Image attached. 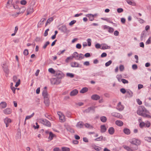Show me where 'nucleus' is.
<instances>
[{
	"instance_id": "nucleus-1",
	"label": "nucleus",
	"mask_w": 151,
	"mask_h": 151,
	"mask_svg": "<svg viewBox=\"0 0 151 151\" xmlns=\"http://www.w3.org/2000/svg\"><path fill=\"white\" fill-rule=\"evenodd\" d=\"M42 95L44 97L45 104H49L50 103L49 97L46 89H45L43 91Z\"/></svg>"
},
{
	"instance_id": "nucleus-2",
	"label": "nucleus",
	"mask_w": 151,
	"mask_h": 151,
	"mask_svg": "<svg viewBox=\"0 0 151 151\" xmlns=\"http://www.w3.org/2000/svg\"><path fill=\"white\" fill-rule=\"evenodd\" d=\"M148 112L145 108L142 106H139L138 108V110L137 111V113L138 114H142V113Z\"/></svg>"
},
{
	"instance_id": "nucleus-3",
	"label": "nucleus",
	"mask_w": 151,
	"mask_h": 151,
	"mask_svg": "<svg viewBox=\"0 0 151 151\" xmlns=\"http://www.w3.org/2000/svg\"><path fill=\"white\" fill-rule=\"evenodd\" d=\"M55 76L56 78L61 81V79L64 77V74L62 72L60 71H57Z\"/></svg>"
},
{
	"instance_id": "nucleus-4",
	"label": "nucleus",
	"mask_w": 151,
	"mask_h": 151,
	"mask_svg": "<svg viewBox=\"0 0 151 151\" xmlns=\"http://www.w3.org/2000/svg\"><path fill=\"white\" fill-rule=\"evenodd\" d=\"M131 145H140L141 143L140 141L136 138H133L130 141Z\"/></svg>"
},
{
	"instance_id": "nucleus-5",
	"label": "nucleus",
	"mask_w": 151,
	"mask_h": 151,
	"mask_svg": "<svg viewBox=\"0 0 151 151\" xmlns=\"http://www.w3.org/2000/svg\"><path fill=\"white\" fill-rule=\"evenodd\" d=\"M51 83L52 84L58 85L61 83V80L58 79L56 78H52L50 80Z\"/></svg>"
},
{
	"instance_id": "nucleus-6",
	"label": "nucleus",
	"mask_w": 151,
	"mask_h": 151,
	"mask_svg": "<svg viewBox=\"0 0 151 151\" xmlns=\"http://www.w3.org/2000/svg\"><path fill=\"white\" fill-rule=\"evenodd\" d=\"M96 108V106H90L85 109L83 112L86 113H88L90 112L94 113L95 112V109Z\"/></svg>"
},
{
	"instance_id": "nucleus-7",
	"label": "nucleus",
	"mask_w": 151,
	"mask_h": 151,
	"mask_svg": "<svg viewBox=\"0 0 151 151\" xmlns=\"http://www.w3.org/2000/svg\"><path fill=\"white\" fill-rule=\"evenodd\" d=\"M4 71L6 73V76L7 77L9 73V70L8 69V66L5 63H4L2 65Z\"/></svg>"
},
{
	"instance_id": "nucleus-8",
	"label": "nucleus",
	"mask_w": 151,
	"mask_h": 151,
	"mask_svg": "<svg viewBox=\"0 0 151 151\" xmlns=\"http://www.w3.org/2000/svg\"><path fill=\"white\" fill-rule=\"evenodd\" d=\"M41 120L42 123L45 125L49 127H50L51 126V123L47 120L42 119Z\"/></svg>"
},
{
	"instance_id": "nucleus-9",
	"label": "nucleus",
	"mask_w": 151,
	"mask_h": 151,
	"mask_svg": "<svg viewBox=\"0 0 151 151\" xmlns=\"http://www.w3.org/2000/svg\"><path fill=\"white\" fill-rule=\"evenodd\" d=\"M70 65L72 67L81 68L82 67V65H80L76 62L71 63H70Z\"/></svg>"
},
{
	"instance_id": "nucleus-10",
	"label": "nucleus",
	"mask_w": 151,
	"mask_h": 151,
	"mask_svg": "<svg viewBox=\"0 0 151 151\" xmlns=\"http://www.w3.org/2000/svg\"><path fill=\"white\" fill-rule=\"evenodd\" d=\"M27 15L32 13L34 12L33 6H29L27 9Z\"/></svg>"
},
{
	"instance_id": "nucleus-11",
	"label": "nucleus",
	"mask_w": 151,
	"mask_h": 151,
	"mask_svg": "<svg viewBox=\"0 0 151 151\" xmlns=\"http://www.w3.org/2000/svg\"><path fill=\"white\" fill-rule=\"evenodd\" d=\"M111 115L113 116L116 117L120 119L122 118V116L120 114L116 112H113L112 113Z\"/></svg>"
},
{
	"instance_id": "nucleus-12",
	"label": "nucleus",
	"mask_w": 151,
	"mask_h": 151,
	"mask_svg": "<svg viewBox=\"0 0 151 151\" xmlns=\"http://www.w3.org/2000/svg\"><path fill=\"white\" fill-rule=\"evenodd\" d=\"M46 20L45 18L42 19L37 24V27H40L42 25L44 24V21Z\"/></svg>"
},
{
	"instance_id": "nucleus-13",
	"label": "nucleus",
	"mask_w": 151,
	"mask_h": 151,
	"mask_svg": "<svg viewBox=\"0 0 151 151\" xmlns=\"http://www.w3.org/2000/svg\"><path fill=\"white\" fill-rule=\"evenodd\" d=\"M78 91L76 89H75L72 91L70 93V95L71 96H73L76 95L78 93Z\"/></svg>"
},
{
	"instance_id": "nucleus-14",
	"label": "nucleus",
	"mask_w": 151,
	"mask_h": 151,
	"mask_svg": "<svg viewBox=\"0 0 151 151\" xmlns=\"http://www.w3.org/2000/svg\"><path fill=\"white\" fill-rule=\"evenodd\" d=\"M147 32L145 31L142 32L141 35V39L142 40L144 38H145L146 37Z\"/></svg>"
},
{
	"instance_id": "nucleus-15",
	"label": "nucleus",
	"mask_w": 151,
	"mask_h": 151,
	"mask_svg": "<svg viewBox=\"0 0 151 151\" xmlns=\"http://www.w3.org/2000/svg\"><path fill=\"white\" fill-rule=\"evenodd\" d=\"M72 57L73 58H75L76 60H79V55L76 52H75L73 53Z\"/></svg>"
},
{
	"instance_id": "nucleus-16",
	"label": "nucleus",
	"mask_w": 151,
	"mask_h": 151,
	"mask_svg": "<svg viewBox=\"0 0 151 151\" xmlns=\"http://www.w3.org/2000/svg\"><path fill=\"white\" fill-rule=\"evenodd\" d=\"M91 98L93 100H97L100 99V97L97 94H94L92 95L91 96Z\"/></svg>"
},
{
	"instance_id": "nucleus-17",
	"label": "nucleus",
	"mask_w": 151,
	"mask_h": 151,
	"mask_svg": "<svg viewBox=\"0 0 151 151\" xmlns=\"http://www.w3.org/2000/svg\"><path fill=\"white\" fill-rule=\"evenodd\" d=\"M123 132L126 134L129 135L131 133L130 130L127 128H125L123 129Z\"/></svg>"
},
{
	"instance_id": "nucleus-18",
	"label": "nucleus",
	"mask_w": 151,
	"mask_h": 151,
	"mask_svg": "<svg viewBox=\"0 0 151 151\" xmlns=\"http://www.w3.org/2000/svg\"><path fill=\"white\" fill-rule=\"evenodd\" d=\"M87 17H89V19L90 21H92L94 20V15L89 14L86 15Z\"/></svg>"
},
{
	"instance_id": "nucleus-19",
	"label": "nucleus",
	"mask_w": 151,
	"mask_h": 151,
	"mask_svg": "<svg viewBox=\"0 0 151 151\" xmlns=\"http://www.w3.org/2000/svg\"><path fill=\"white\" fill-rule=\"evenodd\" d=\"M115 132V130L114 128L112 127H110L108 129V132L111 135L113 134Z\"/></svg>"
},
{
	"instance_id": "nucleus-20",
	"label": "nucleus",
	"mask_w": 151,
	"mask_h": 151,
	"mask_svg": "<svg viewBox=\"0 0 151 151\" xmlns=\"http://www.w3.org/2000/svg\"><path fill=\"white\" fill-rule=\"evenodd\" d=\"M55 136V135L53 134L52 132H49V136L48 139L51 141L53 139L54 137Z\"/></svg>"
},
{
	"instance_id": "nucleus-21",
	"label": "nucleus",
	"mask_w": 151,
	"mask_h": 151,
	"mask_svg": "<svg viewBox=\"0 0 151 151\" xmlns=\"http://www.w3.org/2000/svg\"><path fill=\"white\" fill-rule=\"evenodd\" d=\"M106 128L105 125H101V132L102 133H104L106 132Z\"/></svg>"
},
{
	"instance_id": "nucleus-22",
	"label": "nucleus",
	"mask_w": 151,
	"mask_h": 151,
	"mask_svg": "<svg viewBox=\"0 0 151 151\" xmlns=\"http://www.w3.org/2000/svg\"><path fill=\"white\" fill-rule=\"evenodd\" d=\"M115 123L116 125L119 127H121L123 125V122L120 120H116Z\"/></svg>"
},
{
	"instance_id": "nucleus-23",
	"label": "nucleus",
	"mask_w": 151,
	"mask_h": 151,
	"mask_svg": "<svg viewBox=\"0 0 151 151\" xmlns=\"http://www.w3.org/2000/svg\"><path fill=\"white\" fill-rule=\"evenodd\" d=\"M25 8L23 6L19 9V11L17 13V14L23 13L25 10Z\"/></svg>"
},
{
	"instance_id": "nucleus-24",
	"label": "nucleus",
	"mask_w": 151,
	"mask_h": 151,
	"mask_svg": "<svg viewBox=\"0 0 151 151\" xmlns=\"http://www.w3.org/2000/svg\"><path fill=\"white\" fill-rule=\"evenodd\" d=\"M4 112L5 114H10L11 112V109L10 108H7L4 110Z\"/></svg>"
},
{
	"instance_id": "nucleus-25",
	"label": "nucleus",
	"mask_w": 151,
	"mask_h": 151,
	"mask_svg": "<svg viewBox=\"0 0 151 151\" xmlns=\"http://www.w3.org/2000/svg\"><path fill=\"white\" fill-rule=\"evenodd\" d=\"M116 108L119 111H121L124 109V107L122 104H117Z\"/></svg>"
},
{
	"instance_id": "nucleus-26",
	"label": "nucleus",
	"mask_w": 151,
	"mask_h": 151,
	"mask_svg": "<svg viewBox=\"0 0 151 151\" xmlns=\"http://www.w3.org/2000/svg\"><path fill=\"white\" fill-rule=\"evenodd\" d=\"M88 90V89L87 87H84L82 88L80 91V93H84L87 92Z\"/></svg>"
},
{
	"instance_id": "nucleus-27",
	"label": "nucleus",
	"mask_w": 151,
	"mask_h": 151,
	"mask_svg": "<svg viewBox=\"0 0 151 151\" xmlns=\"http://www.w3.org/2000/svg\"><path fill=\"white\" fill-rule=\"evenodd\" d=\"M131 145L130 147L132 150H136L138 149V145Z\"/></svg>"
},
{
	"instance_id": "nucleus-28",
	"label": "nucleus",
	"mask_w": 151,
	"mask_h": 151,
	"mask_svg": "<svg viewBox=\"0 0 151 151\" xmlns=\"http://www.w3.org/2000/svg\"><path fill=\"white\" fill-rule=\"evenodd\" d=\"M61 29L62 32H67V28L65 25H63L61 27Z\"/></svg>"
},
{
	"instance_id": "nucleus-29",
	"label": "nucleus",
	"mask_w": 151,
	"mask_h": 151,
	"mask_svg": "<svg viewBox=\"0 0 151 151\" xmlns=\"http://www.w3.org/2000/svg\"><path fill=\"white\" fill-rule=\"evenodd\" d=\"M100 119L103 122H105L107 120L106 117L104 116H102L100 117Z\"/></svg>"
},
{
	"instance_id": "nucleus-30",
	"label": "nucleus",
	"mask_w": 151,
	"mask_h": 151,
	"mask_svg": "<svg viewBox=\"0 0 151 151\" xmlns=\"http://www.w3.org/2000/svg\"><path fill=\"white\" fill-rule=\"evenodd\" d=\"M84 125L88 129H93V126L91 125L88 123H86Z\"/></svg>"
},
{
	"instance_id": "nucleus-31",
	"label": "nucleus",
	"mask_w": 151,
	"mask_h": 151,
	"mask_svg": "<svg viewBox=\"0 0 151 151\" xmlns=\"http://www.w3.org/2000/svg\"><path fill=\"white\" fill-rule=\"evenodd\" d=\"M83 124L82 122H79L77 123L76 124V127L80 128H81L83 127Z\"/></svg>"
},
{
	"instance_id": "nucleus-32",
	"label": "nucleus",
	"mask_w": 151,
	"mask_h": 151,
	"mask_svg": "<svg viewBox=\"0 0 151 151\" xmlns=\"http://www.w3.org/2000/svg\"><path fill=\"white\" fill-rule=\"evenodd\" d=\"M11 122V120L10 119L8 118H5L4 119V123H9Z\"/></svg>"
},
{
	"instance_id": "nucleus-33",
	"label": "nucleus",
	"mask_w": 151,
	"mask_h": 151,
	"mask_svg": "<svg viewBox=\"0 0 151 151\" xmlns=\"http://www.w3.org/2000/svg\"><path fill=\"white\" fill-rule=\"evenodd\" d=\"M48 71L51 73L55 74L57 71H55L52 68H50L48 69Z\"/></svg>"
},
{
	"instance_id": "nucleus-34",
	"label": "nucleus",
	"mask_w": 151,
	"mask_h": 151,
	"mask_svg": "<svg viewBox=\"0 0 151 151\" xmlns=\"http://www.w3.org/2000/svg\"><path fill=\"white\" fill-rule=\"evenodd\" d=\"M127 2L129 4L133 6H134L135 5V4L134 2H132L131 0H126Z\"/></svg>"
},
{
	"instance_id": "nucleus-35",
	"label": "nucleus",
	"mask_w": 151,
	"mask_h": 151,
	"mask_svg": "<svg viewBox=\"0 0 151 151\" xmlns=\"http://www.w3.org/2000/svg\"><path fill=\"white\" fill-rule=\"evenodd\" d=\"M103 136H100L99 137H97L94 139L95 141H100L103 140Z\"/></svg>"
},
{
	"instance_id": "nucleus-36",
	"label": "nucleus",
	"mask_w": 151,
	"mask_h": 151,
	"mask_svg": "<svg viewBox=\"0 0 151 151\" xmlns=\"http://www.w3.org/2000/svg\"><path fill=\"white\" fill-rule=\"evenodd\" d=\"M126 92L128 97H131L132 96L133 93L131 91H127Z\"/></svg>"
},
{
	"instance_id": "nucleus-37",
	"label": "nucleus",
	"mask_w": 151,
	"mask_h": 151,
	"mask_svg": "<svg viewBox=\"0 0 151 151\" xmlns=\"http://www.w3.org/2000/svg\"><path fill=\"white\" fill-rule=\"evenodd\" d=\"M66 76L71 78H73L74 77V75L72 73H67L66 74Z\"/></svg>"
},
{
	"instance_id": "nucleus-38",
	"label": "nucleus",
	"mask_w": 151,
	"mask_h": 151,
	"mask_svg": "<svg viewBox=\"0 0 151 151\" xmlns=\"http://www.w3.org/2000/svg\"><path fill=\"white\" fill-rule=\"evenodd\" d=\"M34 114H35L34 113H33L31 115L27 116L26 117L25 120H26L28 119H30V118H31L32 117V116H34Z\"/></svg>"
},
{
	"instance_id": "nucleus-39",
	"label": "nucleus",
	"mask_w": 151,
	"mask_h": 151,
	"mask_svg": "<svg viewBox=\"0 0 151 151\" xmlns=\"http://www.w3.org/2000/svg\"><path fill=\"white\" fill-rule=\"evenodd\" d=\"M145 140L148 142H151V137H145Z\"/></svg>"
},
{
	"instance_id": "nucleus-40",
	"label": "nucleus",
	"mask_w": 151,
	"mask_h": 151,
	"mask_svg": "<svg viewBox=\"0 0 151 151\" xmlns=\"http://www.w3.org/2000/svg\"><path fill=\"white\" fill-rule=\"evenodd\" d=\"M124 148L128 151H133L132 148H130L128 146H125L124 147Z\"/></svg>"
},
{
	"instance_id": "nucleus-41",
	"label": "nucleus",
	"mask_w": 151,
	"mask_h": 151,
	"mask_svg": "<svg viewBox=\"0 0 151 151\" xmlns=\"http://www.w3.org/2000/svg\"><path fill=\"white\" fill-rule=\"evenodd\" d=\"M145 126V123L144 122H140L139 124V126L141 128H143Z\"/></svg>"
},
{
	"instance_id": "nucleus-42",
	"label": "nucleus",
	"mask_w": 151,
	"mask_h": 151,
	"mask_svg": "<svg viewBox=\"0 0 151 151\" xmlns=\"http://www.w3.org/2000/svg\"><path fill=\"white\" fill-rule=\"evenodd\" d=\"M112 61L111 60H110L108 62L106 63L105 65L107 67L109 66L112 63Z\"/></svg>"
},
{
	"instance_id": "nucleus-43",
	"label": "nucleus",
	"mask_w": 151,
	"mask_h": 151,
	"mask_svg": "<svg viewBox=\"0 0 151 151\" xmlns=\"http://www.w3.org/2000/svg\"><path fill=\"white\" fill-rule=\"evenodd\" d=\"M79 55V60H80L83 59L84 58V56L81 53L80 54L78 55Z\"/></svg>"
},
{
	"instance_id": "nucleus-44",
	"label": "nucleus",
	"mask_w": 151,
	"mask_h": 151,
	"mask_svg": "<svg viewBox=\"0 0 151 151\" xmlns=\"http://www.w3.org/2000/svg\"><path fill=\"white\" fill-rule=\"evenodd\" d=\"M62 151H70V149L67 147H63L62 148Z\"/></svg>"
},
{
	"instance_id": "nucleus-45",
	"label": "nucleus",
	"mask_w": 151,
	"mask_h": 151,
	"mask_svg": "<svg viewBox=\"0 0 151 151\" xmlns=\"http://www.w3.org/2000/svg\"><path fill=\"white\" fill-rule=\"evenodd\" d=\"M121 81L124 84L128 83H129V82L127 80L124 78H122L121 79Z\"/></svg>"
},
{
	"instance_id": "nucleus-46",
	"label": "nucleus",
	"mask_w": 151,
	"mask_h": 151,
	"mask_svg": "<svg viewBox=\"0 0 151 151\" xmlns=\"http://www.w3.org/2000/svg\"><path fill=\"white\" fill-rule=\"evenodd\" d=\"M50 44V42L49 41H47L45 43V44L44 45L43 47V48L44 49H45L46 48L47 46L48 45Z\"/></svg>"
},
{
	"instance_id": "nucleus-47",
	"label": "nucleus",
	"mask_w": 151,
	"mask_h": 151,
	"mask_svg": "<svg viewBox=\"0 0 151 151\" xmlns=\"http://www.w3.org/2000/svg\"><path fill=\"white\" fill-rule=\"evenodd\" d=\"M117 12L118 13H121L123 12V9L122 8H118L117 9Z\"/></svg>"
},
{
	"instance_id": "nucleus-48",
	"label": "nucleus",
	"mask_w": 151,
	"mask_h": 151,
	"mask_svg": "<svg viewBox=\"0 0 151 151\" xmlns=\"http://www.w3.org/2000/svg\"><path fill=\"white\" fill-rule=\"evenodd\" d=\"M27 3V2L25 0H22L20 1V4L22 5H25Z\"/></svg>"
},
{
	"instance_id": "nucleus-49",
	"label": "nucleus",
	"mask_w": 151,
	"mask_h": 151,
	"mask_svg": "<svg viewBox=\"0 0 151 151\" xmlns=\"http://www.w3.org/2000/svg\"><path fill=\"white\" fill-rule=\"evenodd\" d=\"M119 70L121 71H123L124 69V67L123 65H121L119 67Z\"/></svg>"
},
{
	"instance_id": "nucleus-50",
	"label": "nucleus",
	"mask_w": 151,
	"mask_h": 151,
	"mask_svg": "<svg viewBox=\"0 0 151 151\" xmlns=\"http://www.w3.org/2000/svg\"><path fill=\"white\" fill-rule=\"evenodd\" d=\"M28 51L27 49H25L23 52V54L24 55L26 56L28 54Z\"/></svg>"
},
{
	"instance_id": "nucleus-51",
	"label": "nucleus",
	"mask_w": 151,
	"mask_h": 151,
	"mask_svg": "<svg viewBox=\"0 0 151 151\" xmlns=\"http://www.w3.org/2000/svg\"><path fill=\"white\" fill-rule=\"evenodd\" d=\"M17 137L18 138L20 137H21V132L20 130H18V132L17 133Z\"/></svg>"
},
{
	"instance_id": "nucleus-52",
	"label": "nucleus",
	"mask_w": 151,
	"mask_h": 151,
	"mask_svg": "<svg viewBox=\"0 0 151 151\" xmlns=\"http://www.w3.org/2000/svg\"><path fill=\"white\" fill-rule=\"evenodd\" d=\"M45 116L48 118V119L51 120L52 119V118L50 116V115H49L48 114H45Z\"/></svg>"
},
{
	"instance_id": "nucleus-53",
	"label": "nucleus",
	"mask_w": 151,
	"mask_h": 151,
	"mask_svg": "<svg viewBox=\"0 0 151 151\" xmlns=\"http://www.w3.org/2000/svg\"><path fill=\"white\" fill-rule=\"evenodd\" d=\"M20 79H18V81L16 83V84L15 85V86L16 87H18L20 84Z\"/></svg>"
},
{
	"instance_id": "nucleus-54",
	"label": "nucleus",
	"mask_w": 151,
	"mask_h": 151,
	"mask_svg": "<svg viewBox=\"0 0 151 151\" xmlns=\"http://www.w3.org/2000/svg\"><path fill=\"white\" fill-rule=\"evenodd\" d=\"M60 119L62 122H64L65 121V116L63 115L62 116H60Z\"/></svg>"
},
{
	"instance_id": "nucleus-55",
	"label": "nucleus",
	"mask_w": 151,
	"mask_h": 151,
	"mask_svg": "<svg viewBox=\"0 0 151 151\" xmlns=\"http://www.w3.org/2000/svg\"><path fill=\"white\" fill-rule=\"evenodd\" d=\"M114 31V29L112 27H109V28L108 32L110 33H112Z\"/></svg>"
},
{
	"instance_id": "nucleus-56",
	"label": "nucleus",
	"mask_w": 151,
	"mask_h": 151,
	"mask_svg": "<svg viewBox=\"0 0 151 151\" xmlns=\"http://www.w3.org/2000/svg\"><path fill=\"white\" fill-rule=\"evenodd\" d=\"M76 22V20H73L70 22L69 23V25L70 26H72L75 24Z\"/></svg>"
},
{
	"instance_id": "nucleus-57",
	"label": "nucleus",
	"mask_w": 151,
	"mask_h": 151,
	"mask_svg": "<svg viewBox=\"0 0 151 151\" xmlns=\"http://www.w3.org/2000/svg\"><path fill=\"white\" fill-rule=\"evenodd\" d=\"M150 40L151 41V37H149L146 42V44H149L150 43Z\"/></svg>"
},
{
	"instance_id": "nucleus-58",
	"label": "nucleus",
	"mask_w": 151,
	"mask_h": 151,
	"mask_svg": "<svg viewBox=\"0 0 151 151\" xmlns=\"http://www.w3.org/2000/svg\"><path fill=\"white\" fill-rule=\"evenodd\" d=\"M65 51V49H64V50H62V51H60L59 52H58V53H57V55H59L63 53Z\"/></svg>"
},
{
	"instance_id": "nucleus-59",
	"label": "nucleus",
	"mask_w": 151,
	"mask_h": 151,
	"mask_svg": "<svg viewBox=\"0 0 151 151\" xmlns=\"http://www.w3.org/2000/svg\"><path fill=\"white\" fill-rule=\"evenodd\" d=\"M73 59V58L72 57V56H70L69 57H68L65 60V61L66 63H68L69 62V60H72Z\"/></svg>"
},
{
	"instance_id": "nucleus-60",
	"label": "nucleus",
	"mask_w": 151,
	"mask_h": 151,
	"mask_svg": "<svg viewBox=\"0 0 151 151\" xmlns=\"http://www.w3.org/2000/svg\"><path fill=\"white\" fill-rule=\"evenodd\" d=\"M49 30V29H46L44 33V35L45 37L47 36L48 35V32Z\"/></svg>"
},
{
	"instance_id": "nucleus-61",
	"label": "nucleus",
	"mask_w": 151,
	"mask_h": 151,
	"mask_svg": "<svg viewBox=\"0 0 151 151\" xmlns=\"http://www.w3.org/2000/svg\"><path fill=\"white\" fill-rule=\"evenodd\" d=\"M110 48V47L107 45L104 46V45L102 47V49H109Z\"/></svg>"
},
{
	"instance_id": "nucleus-62",
	"label": "nucleus",
	"mask_w": 151,
	"mask_h": 151,
	"mask_svg": "<svg viewBox=\"0 0 151 151\" xmlns=\"http://www.w3.org/2000/svg\"><path fill=\"white\" fill-rule=\"evenodd\" d=\"M120 91L121 93H123V94L125 93L127 91H126L125 89L124 88H122L120 89Z\"/></svg>"
},
{
	"instance_id": "nucleus-63",
	"label": "nucleus",
	"mask_w": 151,
	"mask_h": 151,
	"mask_svg": "<svg viewBox=\"0 0 151 151\" xmlns=\"http://www.w3.org/2000/svg\"><path fill=\"white\" fill-rule=\"evenodd\" d=\"M91 39L89 38L87 40L88 45L89 46H90L91 45Z\"/></svg>"
},
{
	"instance_id": "nucleus-64",
	"label": "nucleus",
	"mask_w": 151,
	"mask_h": 151,
	"mask_svg": "<svg viewBox=\"0 0 151 151\" xmlns=\"http://www.w3.org/2000/svg\"><path fill=\"white\" fill-rule=\"evenodd\" d=\"M150 125V122L149 121H147V122L145 123V125L146 127H149Z\"/></svg>"
}]
</instances>
